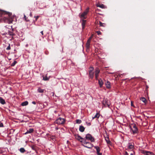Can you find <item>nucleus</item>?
<instances>
[{
    "label": "nucleus",
    "instance_id": "nucleus-47",
    "mask_svg": "<svg viewBox=\"0 0 155 155\" xmlns=\"http://www.w3.org/2000/svg\"><path fill=\"white\" fill-rule=\"evenodd\" d=\"M149 88L148 86L147 85L146 86V89H147Z\"/></svg>",
    "mask_w": 155,
    "mask_h": 155
},
{
    "label": "nucleus",
    "instance_id": "nucleus-11",
    "mask_svg": "<svg viewBox=\"0 0 155 155\" xmlns=\"http://www.w3.org/2000/svg\"><path fill=\"white\" fill-rule=\"evenodd\" d=\"M143 153L145 155H154L152 152L146 151H143Z\"/></svg>",
    "mask_w": 155,
    "mask_h": 155
},
{
    "label": "nucleus",
    "instance_id": "nucleus-45",
    "mask_svg": "<svg viewBox=\"0 0 155 155\" xmlns=\"http://www.w3.org/2000/svg\"><path fill=\"white\" fill-rule=\"evenodd\" d=\"M30 16L31 17H32V14L31 13L30 14Z\"/></svg>",
    "mask_w": 155,
    "mask_h": 155
},
{
    "label": "nucleus",
    "instance_id": "nucleus-1",
    "mask_svg": "<svg viewBox=\"0 0 155 155\" xmlns=\"http://www.w3.org/2000/svg\"><path fill=\"white\" fill-rule=\"evenodd\" d=\"M80 142L82 143V146L88 148H91L94 146L90 142L87 141L86 139L84 141H81Z\"/></svg>",
    "mask_w": 155,
    "mask_h": 155
},
{
    "label": "nucleus",
    "instance_id": "nucleus-7",
    "mask_svg": "<svg viewBox=\"0 0 155 155\" xmlns=\"http://www.w3.org/2000/svg\"><path fill=\"white\" fill-rule=\"evenodd\" d=\"M93 35H91L90 37L87 40V42L86 44V47L87 49H89L90 48V43L91 41V40L92 38H93Z\"/></svg>",
    "mask_w": 155,
    "mask_h": 155
},
{
    "label": "nucleus",
    "instance_id": "nucleus-30",
    "mask_svg": "<svg viewBox=\"0 0 155 155\" xmlns=\"http://www.w3.org/2000/svg\"><path fill=\"white\" fill-rule=\"evenodd\" d=\"M43 80L44 81H47L49 80V78L47 77V76H45V77H43Z\"/></svg>",
    "mask_w": 155,
    "mask_h": 155
},
{
    "label": "nucleus",
    "instance_id": "nucleus-37",
    "mask_svg": "<svg viewBox=\"0 0 155 155\" xmlns=\"http://www.w3.org/2000/svg\"><path fill=\"white\" fill-rule=\"evenodd\" d=\"M0 127H4V125L2 123H1L0 124Z\"/></svg>",
    "mask_w": 155,
    "mask_h": 155
},
{
    "label": "nucleus",
    "instance_id": "nucleus-33",
    "mask_svg": "<svg viewBox=\"0 0 155 155\" xmlns=\"http://www.w3.org/2000/svg\"><path fill=\"white\" fill-rule=\"evenodd\" d=\"M6 49L7 50H9L11 49L10 45V44H9L8 46L6 48Z\"/></svg>",
    "mask_w": 155,
    "mask_h": 155
},
{
    "label": "nucleus",
    "instance_id": "nucleus-34",
    "mask_svg": "<svg viewBox=\"0 0 155 155\" xmlns=\"http://www.w3.org/2000/svg\"><path fill=\"white\" fill-rule=\"evenodd\" d=\"M134 102L133 101H131V106L133 107H135L134 105Z\"/></svg>",
    "mask_w": 155,
    "mask_h": 155
},
{
    "label": "nucleus",
    "instance_id": "nucleus-42",
    "mask_svg": "<svg viewBox=\"0 0 155 155\" xmlns=\"http://www.w3.org/2000/svg\"><path fill=\"white\" fill-rule=\"evenodd\" d=\"M32 103L34 104H35L36 103V102L34 101H33L32 102Z\"/></svg>",
    "mask_w": 155,
    "mask_h": 155
},
{
    "label": "nucleus",
    "instance_id": "nucleus-5",
    "mask_svg": "<svg viewBox=\"0 0 155 155\" xmlns=\"http://www.w3.org/2000/svg\"><path fill=\"white\" fill-rule=\"evenodd\" d=\"M65 121L64 119L59 117L55 121V123L58 124H62L65 123Z\"/></svg>",
    "mask_w": 155,
    "mask_h": 155
},
{
    "label": "nucleus",
    "instance_id": "nucleus-35",
    "mask_svg": "<svg viewBox=\"0 0 155 155\" xmlns=\"http://www.w3.org/2000/svg\"><path fill=\"white\" fill-rule=\"evenodd\" d=\"M34 17L35 18V21H36L38 18L39 17V16H35Z\"/></svg>",
    "mask_w": 155,
    "mask_h": 155
},
{
    "label": "nucleus",
    "instance_id": "nucleus-39",
    "mask_svg": "<svg viewBox=\"0 0 155 155\" xmlns=\"http://www.w3.org/2000/svg\"><path fill=\"white\" fill-rule=\"evenodd\" d=\"M27 17L25 15H24V18H25V20L26 21H28V20H27Z\"/></svg>",
    "mask_w": 155,
    "mask_h": 155
},
{
    "label": "nucleus",
    "instance_id": "nucleus-48",
    "mask_svg": "<svg viewBox=\"0 0 155 155\" xmlns=\"http://www.w3.org/2000/svg\"><path fill=\"white\" fill-rule=\"evenodd\" d=\"M130 155H133V154L132 153H130Z\"/></svg>",
    "mask_w": 155,
    "mask_h": 155
},
{
    "label": "nucleus",
    "instance_id": "nucleus-4",
    "mask_svg": "<svg viewBox=\"0 0 155 155\" xmlns=\"http://www.w3.org/2000/svg\"><path fill=\"white\" fill-rule=\"evenodd\" d=\"M94 70V68L93 67H91L89 68V77L91 79H93L94 77V72H93Z\"/></svg>",
    "mask_w": 155,
    "mask_h": 155
},
{
    "label": "nucleus",
    "instance_id": "nucleus-15",
    "mask_svg": "<svg viewBox=\"0 0 155 155\" xmlns=\"http://www.w3.org/2000/svg\"><path fill=\"white\" fill-rule=\"evenodd\" d=\"M105 140L107 143V144L109 145H111V143L109 137H105Z\"/></svg>",
    "mask_w": 155,
    "mask_h": 155
},
{
    "label": "nucleus",
    "instance_id": "nucleus-23",
    "mask_svg": "<svg viewBox=\"0 0 155 155\" xmlns=\"http://www.w3.org/2000/svg\"><path fill=\"white\" fill-rule=\"evenodd\" d=\"M28 104V102L27 101H25L21 103V105L24 106L27 105Z\"/></svg>",
    "mask_w": 155,
    "mask_h": 155
},
{
    "label": "nucleus",
    "instance_id": "nucleus-22",
    "mask_svg": "<svg viewBox=\"0 0 155 155\" xmlns=\"http://www.w3.org/2000/svg\"><path fill=\"white\" fill-rule=\"evenodd\" d=\"M100 116V114L99 113H97L94 116L92 117V119H93L96 118H98Z\"/></svg>",
    "mask_w": 155,
    "mask_h": 155
},
{
    "label": "nucleus",
    "instance_id": "nucleus-9",
    "mask_svg": "<svg viewBox=\"0 0 155 155\" xmlns=\"http://www.w3.org/2000/svg\"><path fill=\"white\" fill-rule=\"evenodd\" d=\"M89 10V8H87L86 10V11L83 12V13L81 14V18H85V16L87 14V13L88 12Z\"/></svg>",
    "mask_w": 155,
    "mask_h": 155
},
{
    "label": "nucleus",
    "instance_id": "nucleus-21",
    "mask_svg": "<svg viewBox=\"0 0 155 155\" xmlns=\"http://www.w3.org/2000/svg\"><path fill=\"white\" fill-rule=\"evenodd\" d=\"M100 72V70L99 68H96L95 70V74H99Z\"/></svg>",
    "mask_w": 155,
    "mask_h": 155
},
{
    "label": "nucleus",
    "instance_id": "nucleus-46",
    "mask_svg": "<svg viewBox=\"0 0 155 155\" xmlns=\"http://www.w3.org/2000/svg\"><path fill=\"white\" fill-rule=\"evenodd\" d=\"M87 125H88L90 126V125H91V123H88V124H87Z\"/></svg>",
    "mask_w": 155,
    "mask_h": 155
},
{
    "label": "nucleus",
    "instance_id": "nucleus-32",
    "mask_svg": "<svg viewBox=\"0 0 155 155\" xmlns=\"http://www.w3.org/2000/svg\"><path fill=\"white\" fill-rule=\"evenodd\" d=\"M95 78L96 80H97L98 79V77L99 76V74H95Z\"/></svg>",
    "mask_w": 155,
    "mask_h": 155
},
{
    "label": "nucleus",
    "instance_id": "nucleus-26",
    "mask_svg": "<svg viewBox=\"0 0 155 155\" xmlns=\"http://www.w3.org/2000/svg\"><path fill=\"white\" fill-rule=\"evenodd\" d=\"M99 25L100 26H102L103 27H105L106 24H105L104 23H103L99 21Z\"/></svg>",
    "mask_w": 155,
    "mask_h": 155
},
{
    "label": "nucleus",
    "instance_id": "nucleus-44",
    "mask_svg": "<svg viewBox=\"0 0 155 155\" xmlns=\"http://www.w3.org/2000/svg\"><path fill=\"white\" fill-rule=\"evenodd\" d=\"M41 33L42 35H44L43 31H42L41 32Z\"/></svg>",
    "mask_w": 155,
    "mask_h": 155
},
{
    "label": "nucleus",
    "instance_id": "nucleus-10",
    "mask_svg": "<svg viewBox=\"0 0 155 155\" xmlns=\"http://www.w3.org/2000/svg\"><path fill=\"white\" fill-rule=\"evenodd\" d=\"M94 148L96 149L97 151V155H102V153H100V147L98 146H94Z\"/></svg>",
    "mask_w": 155,
    "mask_h": 155
},
{
    "label": "nucleus",
    "instance_id": "nucleus-36",
    "mask_svg": "<svg viewBox=\"0 0 155 155\" xmlns=\"http://www.w3.org/2000/svg\"><path fill=\"white\" fill-rule=\"evenodd\" d=\"M10 35H12V36H14L15 34L11 32H10Z\"/></svg>",
    "mask_w": 155,
    "mask_h": 155
},
{
    "label": "nucleus",
    "instance_id": "nucleus-27",
    "mask_svg": "<svg viewBox=\"0 0 155 155\" xmlns=\"http://www.w3.org/2000/svg\"><path fill=\"white\" fill-rule=\"evenodd\" d=\"M20 151L22 153H23L25 152V150L24 148H21L20 149Z\"/></svg>",
    "mask_w": 155,
    "mask_h": 155
},
{
    "label": "nucleus",
    "instance_id": "nucleus-14",
    "mask_svg": "<svg viewBox=\"0 0 155 155\" xmlns=\"http://www.w3.org/2000/svg\"><path fill=\"white\" fill-rule=\"evenodd\" d=\"M29 130H28L24 134H26L28 133H31L34 131V129L32 128H30L29 129Z\"/></svg>",
    "mask_w": 155,
    "mask_h": 155
},
{
    "label": "nucleus",
    "instance_id": "nucleus-28",
    "mask_svg": "<svg viewBox=\"0 0 155 155\" xmlns=\"http://www.w3.org/2000/svg\"><path fill=\"white\" fill-rule=\"evenodd\" d=\"M17 62L16 61H15L13 62L11 64V66H14L17 63Z\"/></svg>",
    "mask_w": 155,
    "mask_h": 155
},
{
    "label": "nucleus",
    "instance_id": "nucleus-17",
    "mask_svg": "<svg viewBox=\"0 0 155 155\" xmlns=\"http://www.w3.org/2000/svg\"><path fill=\"white\" fill-rule=\"evenodd\" d=\"M85 128L82 126H80L79 127V130L81 132H83L84 131Z\"/></svg>",
    "mask_w": 155,
    "mask_h": 155
},
{
    "label": "nucleus",
    "instance_id": "nucleus-2",
    "mask_svg": "<svg viewBox=\"0 0 155 155\" xmlns=\"http://www.w3.org/2000/svg\"><path fill=\"white\" fill-rule=\"evenodd\" d=\"M102 104L104 107H108L109 108L110 107V101L107 99H106L102 101Z\"/></svg>",
    "mask_w": 155,
    "mask_h": 155
},
{
    "label": "nucleus",
    "instance_id": "nucleus-49",
    "mask_svg": "<svg viewBox=\"0 0 155 155\" xmlns=\"http://www.w3.org/2000/svg\"><path fill=\"white\" fill-rule=\"evenodd\" d=\"M98 10V9H97L96 10V11L97 12V11Z\"/></svg>",
    "mask_w": 155,
    "mask_h": 155
},
{
    "label": "nucleus",
    "instance_id": "nucleus-40",
    "mask_svg": "<svg viewBox=\"0 0 155 155\" xmlns=\"http://www.w3.org/2000/svg\"><path fill=\"white\" fill-rule=\"evenodd\" d=\"M12 20H10L9 21V23H12Z\"/></svg>",
    "mask_w": 155,
    "mask_h": 155
},
{
    "label": "nucleus",
    "instance_id": "nucleus-13",
    "mask_svg": "<svg viewBox=\"0 0 155 155\" xmlns=\"http://www.w3.org/2000/svg\"><path fill=\"white\" fill-rule=\"evenodd\" d=\"M98 80V84L100 85V87H102L103 84V82L101 78H100Z\"/></svg>",
    "mask_w": 155,
    "mask_h": 155
},
{
    "label": "nucleus",
    "instance_id": "nucleus-41",
    "mask_svg": "<svg viewBox=\"0 0 155 155\" xmlns=\"http://www.w3.org/2000/svg\"><path fill=\"white\" fill-rule=\"evenodd\" d=\"M123 74H118V76L119 77H121V75H122Z\"/></svg>",
    "mask_w": 155,
    "mask_h": 155
},
{
    "label": "nucleus",
    "instance_id": "nucleus-18",
    "mask_svg": "<svg viewBox=\"0 0 155 155\" xmlns=\"http://www.w3.org/2000/svg\"><path fill=\"white\" fill-rule=\"evenodd\" d=\"M86 21L84 20H82V29H84L85 26V25Z\"/></svg>",
    "mask_w": 155,
    "mask_h": 155
},
{
    "label": "nucleus",
    "instance_id": "nucleus-24",
    "mask_svg": "<svg viewBox=\"0 0 155 155\" xmlns=\"http://www.w3.org/2000/svg\"><path fill=\"white\" fill-rule=\"evenodd\" d=\"M38 91L39 93H42L44 92V90L41 89L40 88H39L38 89Z\"/></svg>",
    "mask_w": 155,
    "mask_h": 155
},
{
    "label": "nucleus",
    "instance_id": "nucleus-43",
    "mask_svg": "<svg viewBox=\"0 0 155 155\" xmlns=\"http://www.w3.org/2000/svg\"><path fill=\"white\" fill-rule=\"evenodd\" d=\"M125 155H128V154L127 151L125 152Z\"/></svg>",
    "mask_w": 155,
    "mask_h": 155
},
{
    "label": "nucleus",
    "instance_id": "nucleus-6",
    "mask_svg": "<svg viewBox=\"0 0 155 155\" xmlns=\"http://www.w3.org/2000/svg\"><path fill=\"white\" fill-rule=\"evenodd\" d=\"M132 126H133V127H132L131 126H130V128L132 130L133 133L134 134H135L137 133L138 131V130L136 124H133L132 125Z\"/></svg>",
    "mask_w": 155,
    "mask_h": 155
},
{
    "label": "nucleus",
    "instance_id": "nucleus-16",
    "mask_svg": "<svg viewBox=\"0 0 155 155\" xmlns=\"http://www.w3.org/2000/svg\"><path fill=\"white\" fill-rule=\"evenodd\" d=\"M110 82L109 81H107L105 83V85L107 88H110L111 87V85H110Z\"/></svg>",
    "mask_w": 155,
    "mask_h": 155
},
{
    "label": "nucleus",
    "instance_id": "nucleus-38",
    "mask_svg": "<svg viewBox=\"0 0 155 155\" xmlns=\"http://www.w3.org/2000/svg\"><path fill=\"white\" fill-rule=\"evenodd\" d=\"M97 33L98 35H99L101 34V32L100 31H97Z\"/></svg>",
    "mask_w": 155,
    "mask_h": 155
},
{
    "label": "nucleus",
    "instance_id": "nucleus-3",
    "mask_svg": "<svg viewBox=\"0 0 155 155\" xmlns=\"http://www.w3.org/2000/svg\"><path fill=\"white\" fill-rule=\"evenodd\" d=\"M84 138H85V139L87 141L88 140H90L92 142H93L94 141V138L90 134H87Z\"/></svg>",
    "mask_w": 155,
    "mask_h": 155
},
{
    "label": "nucleus",
    "instance_id": "nucleus-12",
    "mask_svg": "<svg viewBox=\"0 0 155 155\" xmlns=\"http://www.w3.org/2000/svg\"><path fill=\"white\" fill-rule=\"evenodd\" d=\"M128 148L129 149H133L134 148V143H128Z\"/></svg>",
    "mask_w": 155,
    "mask_h": 155
},
{
    "label": "nucleus",
    "instance_id": "nucleus-20",
    "mask_svg": "<svg viewBox=\"0 0 155 155\" xmlns=\"http://www.w3.org/2000/svg\"><path fill=\"white\" fill-rule=\"evenodd\" d=\"M96 6L97 7H99L102 8H105L104 5L103 4H97Z\"/></svg>",
    "mask_w": 155,
    "mask_h": 155
},
{
    "label": "nucleus",
    "instance_id": "nucleus-19",
    "mask_svg": "<svg viewBox=\"0 0 155 155\" xmlns=\"http://www.w3.org/2000/svg\"><path fill=\"white\" fill-rule=\"evenodd\" d=\"M0 103L2 104H5V100L1 97H0Z\"/></svg>",
    "mask_w": 155,
    "mask_h": 155
},
{
    "label": "nucleus",
    "instance_id": "nucleus-31",
    "mask_svg": "<svg viewBox=\"0 0 155 155\" xmlns=\"http://www.w3.org/2000/svg\"><path fill=\"white\" fill-rule=\"evenodd\" d=\"M36 147L34 145H32L31 146L32 149L34 150H36Z\"/></svg>",
    "mask_w": 155,
    "mask_h": 155
},
{
    "label": "nucleus",
    "instance_id": "nucleus-25",
    "mask_svg": "<svg viewBox=\"0 0 155 155\" xmlns=\"http://www.w3.org/2000/svg\"><path fill=\"white\" fill-rule=\"evenodd\" d=\"M140 100L142 101L144 103H146V99L144 97H142L140 98Z\"/></svg>",
    "mask_w": 155,
    "mask_h": 155
},
{
    "label": "nucleus",
    "instance_id": "nucleus-29",
    "mask_svg": "<svg viewBox=\"0 0 155 155\" xmlns=\"http://www.w3.org/2000/svg\"><path fill=\"white\" fill-rule=\"evenodd\" d=\"M81 122V120H80L77 119L76 120V123L77 124H80Z\"/></svg>",
    "mask_w": 155,
    "mask_h": 155
},
{
    "label": "nucleus",
    "instance_id": "nucleus-8",
    "mask_svg": "<svg viewBox=\"0 0 155 155\" xmlns=\"http://www.w3.org/2000/svg\"><path fill=\"white\" fill-rule=\"evenodd\" d=\"M76 139L80 142L81 141H84L85 140V138H83L81 137L78 134H76L74 135Z\"/></svg>",
    "mask_w": 155,
    "mask_h": 155
}]
</instances>
